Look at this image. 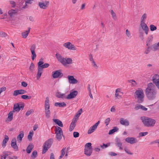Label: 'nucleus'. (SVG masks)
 <instances>
[{
  "label": "nucleus",
  "instance_id": "nucleus-1",
  "mask_svg": "<svg viewBox=\"0 0 159 159\" xmlns=\"http://www.w3.org/2000/svg\"><path fill=\"white\" fill-rule=\"evenodd\" d=\"M157 93V91L154 84L152 83L148 84L145 91V93L148 98L150 100H154L156 97Z\"/></svg>",
  "mask_w": 159,
  "mask_h": 159
},
{
  "label": "nucleus",
  "instance_id": "nucleus-2",
  "mask_svg": "<svg viewBox=\"0 0 159 159\" xmlns=\"http://www.w3.org/2000/svg\"><path fill=\"white\" fill-rule=\"evenodd\" d=\"M55 56L57 60L64 66L72 63V60L70 58H65L58 53L56 54Z\"/></svg>",
  "mask_w": 159,
  "mask_h": 159
},
{
  "label": "nucleus",
  "instance_id": "nucleus-3",
  "mask_svg": "<svg viewBox=\"0 0 159 159\" xmlns=\"http://www.w3.org/2000/svg\"><path fill=\"white\" fill-rule=\"evenodd\" d=\"M141 119L144 125L146 127H153L156 123L155 120L147 117L142 116L141 117Z\"/></svg>",
  "mask_w": 159,
  "mask_h": 159
},
{
  "label": "nucleus",
  "instance_id": "nucleus-4",
  "mask_svg": "<svg viewBox=\"0 0 159 159\" xmlns=\"http://www.w3.org/2000/svg\"><path fill=\"white\" fill-rule=\"evenodd\" d=\"M134 96L135 99H137V102L139 103H142L143 101L144 94L141 89L136 90L134 93Z\"/></svg>",
  "mask_w": 159,
  "mask_h": 159
},
{
  "label": "nucleus",
  "instance_id": "nucleus-5",
  "mask_svg": "<svg viewBox=\"0 0 159 159\" xmlns=\"http://www.w3.org/2000/svg\"><path fill=\"white\" fill-rule=\"evenodd\" d=\"M53 140L52 139H49L44 143L43 146L42 153H45L51 146Z\"/></svg>",
  "mask_w": 159,
  "mask_h": 159
},
{
  "label": "nucleus",
  "instance_id": "nucleus-6",
  "mask_svg": "<svg viewBox=\"0 0 159 159\" xmlns=\"http://www.w3.org/2000/svg\"><path fill=\"white\" fill-rule=\"evenodd\" d=\"M49 102V98L48 97H47L46 98V100L45 102L44 108L45 116L47 118L50 117V114Z\"/></svg>",
  "mask_w": 159,
  "mask_h": 159
},
{
  "label": "nucleus",
  "instance_id": "nucleus-7",
  "mask_svg": "<svg viewBox=\"0 0 159 159\" xmlns=\"http://www.w3.org/2000/svg\"><path fill=\"white\" fill-rule=\"evenodd\" d=\"M54 131L56 134V137L57 139L60 141L63 136V131L59 127L56 126L54 129Z\"/></svg>",
  "mask_w": 159,
  "mask_h": 159
},
{
  "label": "nucleus",
  "instance_id": "nucleus-8",
  "mask_svg": "<svg viewBox=\"0 0 159 159\" xmlns=\"http://www.w3.org/2000/svg\"><path fill=\"white\" fill-rule=\"evenodd\" d=\"M24 107V103L19 104V103L15 104L13 107V110L15 111H19L20 110H23Z\"/></svg>",
  "mask_w": 159,
  "mask_h": 159
},
{
  "label": "nucleus",
  "instance_id": "nucleus-9",
  "mask_svg": "<svg viewBox=\"0 0 159 159\" xmlns=\"http://www.w3.org/2000/svg\"><path fill=\"white\" fill-rule=\"evenodd\" d=\"M63 75V74L61 72L60 70H57L52 72V76L54 79L61 77Z\"/></svg>",
  "mask_w": 159,
  "mask_h": 159
},
{
  "label": "nucleus",
  "instance_id": "nucleus-10",
  "mask_svg": "<svg viewBox=\"0 0 159 159\" xmlns=\"http://www.w3.org/2000/svg\"><path fill=\"white\" fill-rule=\"evenodd\" d=\"M153 83L159 90V75L158 74L155 75L152 77Z\"/></svg>",
  "mask_w": 159,
  "mask_h": 159
},
{
  "label": "nucleus",
  "instance_id": "nucleus-11",
  "mask_svg": "<svg viewBox=\"0 0 159 159\" xmlns=\"http://www.w3.org/2000/svg\"><path fill=\"white\" fill-rule=\"evenodd\" d=\"M63 45L64 47L69 50H76V48L75 47L74 45L69 42L64 43Z\"/></svg>",
  "mask_w": 159,
  "mask_h": 159
},
{
  "label": "nucleus",
  "instance_id": "nucleus-12",
  "mask_svg": "<svg viewBox=\"0 0 159 159\" xmlns=\"http://www.w3.org/2000/svg\"><path fill=\"white\" fill-rule=\"evenodd\" d=\"M78 92L77 91L75 90L70 92L66 97V98L68 99H70L75 98L77 95Z\"/></svg>",
  "mask_w": 159,
  "mask_h": 159
},
{
  "label": "nucleus",
  "instance_id": "nucleus-13",
  "mask_svg": "<svg viewBox=\"0 0 159 159\" xmlns=\"http://www.w3.org/2000/svg\"><path fill=\"white\" fill-rule=\"evenodd\" d=\"M49 4V1H45L44 2H39V6L40 8L43 9H45L48 7Z\"/></svg>",
  "mask_w": 159,
  "mask_h": 159
},
{
  "label": "nucleus",
  "instance_id": "nucleus-14",
  "mask_svg": "<svg viewBox=\"0 0 159 159\" xmlns=\"http://www.w3.org/2000/svg\"><path fill=\"white\" fill-rule=\"evenodd\" d=\"M140 26L145 34H148L149 29L147 25L144 22H140Z\"/></svg>",
  "mask_w": 159,
  "mask_h": 159
},
{
  "label": "nucleus",
  "instance_id": "nucleus-15",
  "mask_svg": "<svg viewBox=\"0 0 159 159\" xmlns=\"http://www.w3.org/2000/svg\"><path fill=\"white\" fill-rule=\"evenodd\" d=\"M67 78L70 84H75L78 82V81L73 76L68 75Z\"/></svg>",
  "mask_w": 159,
  "mask_h": 159
},
{
  "label": "nucleus",
  "instance_id": "nucleus-16",
  "mask_svg": "<svg viewBox=\"0 0 159 159\" xmlns=\"http://www.w3.org/2000/svg\"><path fill=\"white\" fill-rule=\"evenodd\" d=\"M16 140L15 138H13L11 141V146L15 151L18 150V147L16 144Z\"/></svg>",
  "mask_w": 159,
  "mask_h": 159
},
{
  "label": "nucleus",
  "instance_id": "nucleus-17",
  "mask_svg": "<svg viewBox=\"0 0 159 159\" xmlns=\"http://www.w3.org/2000/svg\"><path fill=\"white\" fill-rule=\"evenodd\" d=\"M26 91L23 89L16 90L14 91L13 95L16 96L19 94H22L26 93Z\"/></svg>",
  "mask_w": 159,
  "mask_h": 159
},
{
  "label": "nucleus",
  "instance_id": "nucleus-18",
  "mask_svg": "<svg viewBox=\"0 0 159 159\" xmlns=\"http://www.w3.org/2000/svg\"><path fill=\"white\" fill-rule=\"evenodd\" d=\"M125 141L130 144H134L137 142L138 140L134 137H128L125 139Z\"/></svg>",
  "mask_w": 159,
  "mask_h": 159
},
{
  "label": "nucleus",
  "instance_id": "nucleus-19",
  "mask_svg": "<svg viewBox=\"0 0 159 159\" xmlns=\"http://www.w3.org/2000/svg\"><path fill=\"white\" fill-rule=\"evenodd\" d=\"M24 136V132L23 131H20L19 132V134L17 136V140L18 143H20L22 138Z\"/></svg>",
  "mask_w": 159,
  "mask_h": 159
},
{
  "label": "nucleus",
  "instance_id": "nucleus-20",
  "mask_svg": "<svg viewBox=\"0 0 159 159\" xmlns=\"http://www.w3.org/2000/svg\"><path fill=\"white\" fill-rule=\"evenodd\" d=\"M92 151V148H84V154L88 156H89L91 155Z\"/></svg>",
  "mask_w": 159,
  "mask_h": 159
},
{
  "label": "nucleus",
  "instance_id": "nucleus-21",
  "mask_svg": "<svg viewBox=\"0 0 159 159\" xmlns=\"http://www.w3.org/2000/svg\"><path fill=\"white\" fill-rule=\"evenodd\" d=\"M120 123L121 125L125 126H128L129 125V121L127 120H124L123 118L120 119Z\"/></svg>",
  "mask_w": 159,
  "mask_h": 159
},
{
  "label": "nucleus",
  "instance_id": "nucleus-22",
  "mask_svg": "<svg viewBox=\"0 0 159 159\" xmlns=\"http://www.w3.org/2000/svg\"><path fill=\"white\" fill-rule=\"evenodd\" d=\"M153 36L152 35H151L149 36L147 38V40L146 41V45L148 46L150 45L152 43V42L153 40Z\"/></svg>",
  "mask_w": 159,
  "mask_h": 159
},
{
  "label": "nucleus",
  "instance_id": "nucleus-23",
  "mask_svg": "<svg viewBox=\"0 0 159 159\" xmlns=\"http://www.w3.org/2000/svg\"><path fill=\"white\" fill-rule=\"evenodd\" d=\"M151 49L153 51L159 50V43H155L151 47Z\"/></svg>",
  "mask_w": 159,
  "mask_h": 159
},
{
  "label": "nucleus",
  "instance_id": "nucleus-24",
  "mask_svg": "<svg viewBox=\"0 0 159 159\" xmlns=\"http://www.w3.org/2000/svg\"><path fill=\"white\" fill-rule=\"evenodd\" d=\"M82 109L81 108L77 112L76 115L75 116L74 118L73 119V120H74V121H77L80 116L82 113Z\"/></svg>",
  "mask_w": 159,
  "mask_h": 159
},
{
  "label": "nucleus",
  "instance_id": "nucleus-25",
  "mask_svg": "<svg viewBox=\"0 0 159 159\" xmlns=\"http://www.w3.org/2000/svg\"><path fill=\"white\" fill-rule=\"evenodd\" d=\"M56 96L58 98H66V95L64 93H61V92H57L56 93Z\"/></svg>",
  "mask_w": 159,
  "mask_h": 159
},
{
  "label": "nucleus",
  "instance_id": "nucleus-26",
  "mask_svg": "<svg viewBox=\"0 0 159 159\" xmlns=\"http://www.w3.org/2000/svg\"><path fill=\"white\" fill-rule=\"evenodd\" d=\"M30 28L29 27L28 28V30H26L25 32L22 33L21 34L24 38L25 39L27 37L28 34L30 33Z\"/></svg>",
  "mask_w": 159,
  "mask_h": 159
},
{
  "label": "nucleus",
  "instance_id": "nucleus-27",
  "mask_svg": "<svg viewBox=\"0 0 159 159\" xmlns=\"http://www.w3.org/2000/svg\"><path fill=\"white\" fill-rule=\"evenodd\" d=\"M43 70L40 68H38L37 74L36 76V78L37 80L39 79L43 73Z\"/></svg>",
  "mask_w": 159,
  "mask_h": 159
},
{
  "label": "nucleus",
  "instance_id": "nucleus-28",
  "mask_svg": "<svg viewBox=\"0 0 159 159\" xmlns=\"http://www.w3.org/2000/svg\"><path fill=\"white\" fill-rule=\"evenodd\" d=\"M9 140V137L8 136L6 135H5L4 136V139L2 141V147L3 148H4L6 145V143Z\"/></svg>",
  "mask_w": 159,
  "mask_h": 159
},
{
  "label": "nucleus",
  "instance_id": "nucleus-29",
  "mask_svg": "<svg viewBox=\"0 0 159 159\" xmlns=\"http://www.w3.org/2000/svg\"><path fill=\"white\" fill-rule=\"evenodd\" d=\"M53 121L59 126L61 127L63 126L62 122L60 120L57 119H53Z\"/></svg>",
  "mask_w": 159,
  "mask_h": 159
},
{
  "label": "nucleus",
  "instance_id": "nucleus-30",
  "mask_svg": "<svg viewBox=\"0 0 159 159\" xmlns=\"http://www.w3.org/2000/svg\"><path fill=\"white\" fill-rule=\"evenodd\" d=\"M73 121H72L70 124V126L69 128V131H71L74 129L76 125V121H74V120H73Z\"/></svg>",
  "mask_w": 159,
  "mask_h": 159
},
{
  "label": "nucleus",
  "instance_id": "nucleus-31",
  "mask_svg": "<svg viewBox=\"0 0 159 159\" xmlns=\"http://www.w3.org/2000/svg\"><path fill=\"white\" fill-rule=\"evenodd\" d=\"M33 148V145H32V144L30 145V144H29V146L27 147L26 149L27 152L28 154L30 153L31 152Z\"/></svg>",
  "mask_w": 159,
  "mask_h": 159
},
{
  "label": "nucleus",
  "instance_id": "nucleus-32",
  "mask_svg": "<svg viewBox=\"0 0 159 159\" xmlns=\"http://www.w3.org/2000/svg\"><path fill=\"white\" fill-rule=\"evenodd\" d=\"M139 37L140 39L141 40H143L144 38L143 32L140 29H139Z\"/></svg>",
  "mask_w": 159,
  "mask_h": 159
},
{
  "label": "nucleus",
  "instance_id": "nucleus-33",
  "mask_svg": "<svg viewBox=\"0 0 159 159\" xmlns=\"http://www.w3.org/2000/svg\"><path fill=\"white\" fill-rule=\"evenodd\" d=\"M55 106L56 107L58 106L60 107H64L66 106V104L64 102L61 103L56 102L55 103Z\"/></svg>",
  "mask_w": 159,
  "mask_h": 159
},
{
  "label": "nucleus",
  "instance_id": "nucleus-34",
  "mask_svg": "<svg viewBox=\"0 0 159 159\" xmlns=\"http://www.w3.org/2000/svg\"><path fill=\"white\" fill-rule=\"evenodd\" d=\"M17 12L16 11V10H15L12 9L10 10H9L8 12V13L9 15L11 17H12L13 16H14L16 13Z\"/></svg>",
  "mask_w": 159,
  "mask_h": 159
},
{
  "label": "nucleus",
  "instance_id": "nucleus-35",
  "mask_svg": "<svg viewBox=\"0 0 159 159\" xmlns=\"http://www.w3.org/2000/svg\"><path fill=\"white\" fill-rule=\"evenodd\" d=\"M14 112V111H11L9 112V114L8 115V119H9L10 121H11L13 119V115Z\"/></svg>",
  "mask_w": 159,
  "mask_h": 159
},
{
  "label": "nucleus",
  "instance_id": "nucleus-36",
  "mask_svg": "<svg viewBox=\"0 0 159 159\" xmlns=\"http://www.w3.org/2000/svg\"><path fill=\"white\" fill-rule=\"evenodd\" d=\"M37 156V152L36 150H34L32 153L31 157L32 159H34Z\"/></svg>",
  "mask_w": 159,
  "mask_h": 159
},
{
  "label": "nucleus",
  "instance_id": "nucleus-37",
  "mask_svg": "<svg viewBox=\"0 0 159 159\" xmlns=\"http://www.w3.org/2000/svg\"><path fill=\"white\" fill-rule=\"evenodd\" d=\"M34 132L33 131H30L28 135V139L29 141H31L32 140V137L33 136Z\"/></svg>",
  "mask_w": 159,
  "mask_h": 159
},
{
  "label": "nucleus",
  "instance_id": "nucleus-38",
  "mask_svg": "<svg viewBox=\"0 0 159 159\" xmlns=\"http://www.w3.org/2000/svg\"><path fill=\"white\" fill-rule=\"evenodd\" d=\"M34 65L33 63L31 62L29 67V70L31 72H33L34 70Z\"/></svg>",
  "mask_w": 159,
  "mask_h": 159
},
{
  "label": "nucleus",
  "instance_id": "nucleus-39",
  "mask_svg": "<svg viewBox=\"0 0 159 159\" xmlns=\"http://www.w3.org/2000/svg\"><path fill=\"white\" fill-rule=\"evenodd\" d=\"M150 29V30L152 31H154L155 30L157 29V27L156 26H154L153 25H151L149 26Z\"/></svg>",
  "mask_w": 159,
  "mask_h": 159
},
{
  "label": "nucleus",
  "instance_id": "nucleus-40",
  "mask_svg": "<svg viewBox=\"0 0 159 159\" xmlns=\"http://www.w3.org/2000/svg\"><path fill=\"white\" fill-rule=\"evenodd\" d=\"M25 7H23V8H26V7L27 6V4H31L33 0H25Z\"/></svg>",
  "mask_w": 159,
  "mask_h": 159
},
{
  "label": "nucleus",
  "instance_id": "nucleus-41",
  "mask_svg": "<svg viewBox=\"0 0 159 159\" xmlns=\"http://www.w3.org/2000/svg\"><path fill=\"white\" fill-rule=\"evenodd\" d=\"M147 15L144 13L142 16L140 22H144L145 19L146 18Z\"/></svg>",
  "mask_w": 159,
  "mask_h": 159
},
{
  "label": "nucleus",
  "instance_id": "nucleus-42",
  "mask_svg": "<svg viewBox=\"0 0 159 159\" xmlns=\"http://www.w3.org/2000/svg\"><path fill=\"white\" fill-rule=\"evenodd\" d=\"M32 54V59L33 60H34V59L36 57V55L35 53V51L31 52Z\"/></svg>",
  "mask_w": 159,
  "mask_h": 159
},
{
  "label": "nucleus",
  "instance_id": "nucleus-43",
  "mask_svg": "<svg viewBox=\"0 0 159 159\" xmlns=\"http://www.w3.org/2000/svg\"><path fill=\"white\" fill-rule=\"evenodd\" d=\"M44 62L43 61H39L37 64L38 65V68H41L42 66V65H43Z\"/></svg>",
  "mask_w": 159,
  "mask_h": 159
},
{
  "label": "nucleus",
  "instance_id": "nucleus-44",
  "mask_svg": "<svg viewBox=\"0 0 159 159\" xmlns=\"http://www.w3.org/2000/svg\"><path fill=\"white\" fill-rule=\"evenodd\" d=\"M34 112V110L33 109H31L30 110H28L26 113L25 115L27 116H28Z\"/></svg>",
  "mask_w": 159,
  "mask_h": 159
},
{
  "label": "nucleus",
  "instance_id": "nucleus-45",
  "mask_svg": "<svg viewBox=\"0 0 159 159\" xmlns=\"http://www.w3.org/2000/svg\"><path fill=\"white\" fill-rule=\"evenodd\" d=\"M111 13L112 18L115 20L116 19V15L115 13L112 10H111Z\"/></svg>",
  "mask_w": 159,
  "mask_h": 159
},
{
  "label": "nucleus",
  "instance_id": "nucleus-46",
  "mask_svg": "<svg viewBox=\"0 0 159 159\" xmlns=\"http://www.w3.org/2000/svg\"><path fill=\"white\" fill-rule=\"evenodd\" d=\"M49 66V64L48 63H45L42 65L41 69L43 70V69L48 67Z\"/></svg>",
  "mask_w": 159,
  "mask_h": 159
},
{
  "label": "nucleus",
  "instance_id": "nucleus-47",
  "mask_svg": "<svg viewBox=\"0 0 159 159\" xmlns=\"http://www.w3.org/2000/svg\"><path fill=\"white\" fill-rule=\"evenodd\" d=\"M109 145L110 144L109 143H107L106 144H105L104 143H103L102 145L101 146V147L102 149H104L107 148Z\"/></svg>",
  "mask_w": 159,
  "mask_h": 159
},
{
  "label": "nucleus",
  "instance_id": "nucleus-48",
  "mask_svg": "<svg viewBox=\"0 0 159 159\" xmlns=\"http://www.w3.org/2000/svg\"><path fill=\"white\" fill-rule=\"evenodd\" d=\"M92 144L90 143H87L85 146V148H92L91 146Z\"/></svg>",
  "mask_w": 159,
  "mask_h": 159
},
{
  "label": "nucleus",
  "instance_id": "nucleus-49",
  "mask_svg": "<svg viewBox=\"0 0 159 159\" xmlns=\"http://www.w3.org/2000/svg\"><path fill=\"white\" fill-rule=\"evenodd\" d=\"M0 35L2 37H6L7 36V34L5 32H0Z\"/></svg>",
  "mask_w": 159,
  "mask_h": 159
},
{
  "label": "nucleus",
  "instance_id": "nucleus-50",
  "mask_svg": "<svg viewBox=\"0 0 159 159\" xmlns=\"http://www.w3.org/2000/svg\"><path fill=\"white\" fill-rule=\"evenodd\" d=\"M128 82L129 83H132V85L133 86H135L137 84L135 82V81L133 80H128Z\"/></svg>",
  "mask_w": 159,
  "mask_h": 159
},
{
  "label": "nucleus",
  "instance_id": "nucleus-51",
  "mask_svg": "<svg viewBox=\"0 0 159 159\" xmlns=\"http://www.w3.org/2000/svg\"><path fill=\"white\" fill-rule=\"evenodd\" d=\"M36 48V45L34 44L32 45L30 48V50L31 52L35 51Z\"/></svg>",
  "mask_w": 159,
  "mask_h": 159
},
{
  "label": "nucleus",
  "instance_id": "nucleus-52",
  "mask_svg": "<svg viewBox=\"0 0 159 159\" xmlns=\"http://www.w3.org/2000/svg\"><path fill=\"white\" fill-rule=\"evenodd\" d=\"M151 49V47L148 46L147 48L145 50L144 53L146 54H148L150 52V49Z\"/></svg>",
  "mask_w": 159,
  "mask_h": 159
},
{
  "label": "nucleus",
  "instance_id": "nucleus-53",
  "mask_svg": "<svg viewBox=\"0 0 159 159\" xmlns=\"http://www.w3.org/2000/svg\"><path fill=\"white\" fill-rule=\"evenodd\" d=\"M110 121V119L109 118H107L105 121V124L106 126H107L109 124Z\"/></svg>",
  "mask_w": 159,
  "mask_h": 159
},
{
  "label": "nucleus",
  "instance_id": "nucleus-54",
  "mask_svg": "<svg viewBox=\"0 0 159 159\" xmlns=\"http://www.w3.org/2000/svg\"><path fill=\"white\" fill-rule=\"evenodd\" d=\"M73 134L74 137L75 138L78 137L79 136V133L77 132H74Z\"/></svg>",
  "mask_w": 159,
  "mask_h": 159
},
{
  "label": "nucleus",
  "instance_id": "nucleus-55",
  "mask_svg": "<svg viewBox=\"0 0 159 159\" xmlns=\"http://www.w3.org/2000/svg\"><path fill=\"white\" fill-rule=\"evenodd\" d=\"M122 143L121 142L119 143H117L116 144V145L119 148V149L120 150H121L123 149V148L122 147Z\"/></svg>",
  "mask_w": 159,
  "mask_h": 159
},
{
  "label": "nucleus",
  "instance_id": "nucleus-56",
  "mask_svg": "<svg viewBox=\"0 0 159 159\" xmlns=\"http://www.w3.org/2000/svg\"><path fill=\"white\" fill-rule=\"evenodd\" d=\"M94 130V129L91 128V127H90L88 131V134H91L93 132Z\"/></svg>",
  "mask_w": 159,
  "mask_h": 159
},
{
  "label": "nucleus",
  "instance_id": "nucleus-57",
  "mask_svg": "<svg viewBox=\"0 0 159 159\" xmlns=\"http://www.w3.org/2000/svg\"><path fill=\"white\" fill-rule=\"evenodd\" d=\"M148 133L147 132H141L139 133V135L141 136H144L148 134Z\"/></svg>",
  "mask_w": 159,
  "mask_h": 159
},
{
  "label": "nucleus",
  "instance_id": "nucleus-58",
  "mask_svg": "<svg viewBox=\"0 0 159 159\" xmlns=\"http://www.w3.org/2000/svg\"><path fill=\"white\" fill-rule=\"evenodd\" d=\"M66 148H63L61 151V155L64 156L65 153V150Z\"/></svg>",
  "mask_w": 159,
  "mask_h": 159
},
{
  "label": "nucleus",
  "instance_id": "nucleus-59",
  "mask_svg": "<svg viewBox=\"0 0 159 159\" xmlns=\"http://www.w3.org/2000/svg\"><path fill=\"white\" fill-rule=\"evenodd\" d=\"M118 90V89H116V93L115 94V97L116 98H119L118 97H119V98H120L121 97V96L120 95H119V94L117 93Z\"/></svg>",
  "mask_w": 159,
  "mask_h": 159
},
{
  "label": "nucleus",
  "instance_id": "nucleus-60",
  "mask_svg": "<svg viewBox=\"0 0 159 159\" xmlns=\"http://www.w3.org/2000/svg\"><path fill=\"white\" fill-rule=\"evenodd\" d=\"M124 150L128 154H129L130 155H132L133 154V153H132L131 152H129V150L126 148H124Z\"/></svg>",
  "mask_w": 159,
  "mask_h": 159
},
{
  "label": "nucleus",
  "instance_id": "nucleus-61",
  "mask_svg": "<svg viewBox=\"0 0 159 159\" xmlns=\"http://www.w3.org/2000/svg\"><path fill=\"white\" fill-rule=\"evenodd\" d=\"M21 84L22 86L24 87H26L27 85V83L24 81L22 82L21 83Z\"/></svg>",
  "mask_w": 159,
  "mask_h": 159
},
{
  "label": "nucleus",
  "instance_id": "nucleus-62",
  "mask_svg": "<svg viewBox=\"0 0 159 159\" xmlns=\"http://www.w3.org/2000/svg\"><path fill=\"white\" fill-rule=\"evenodd\" d=\"M140 106H141V105H140V104L136 105L135 107H134V109L135 110H138L140 108Z\"/></svg>",
  "mask_w": 159,
  "mask_h": 159
},
{
  "label": "nucleus",
  "instance_id": "nucleus-63",
  "mask_svg": "<svg viewBox=\"0 0 159 159\" xmlns=\"http://www.w3.org/2000/svg\"><path fill=\"white\" fill-rule=\"evenodd\" d=\"M126 34L128 37H130V32L128 30H126Z\"/></svg>",
  "mask_w": 159,
  "mask_h": 159
},
{
  "label": "nucleus",
  "instance_id": "nucleus-64",
  "mask_svg": "<svg viewBox=\"0 0 159 159\" xmlns=\"http://www.w3.org/2000/svg\"><path fill=\"white\" fill-rule=\"evenodd\" d=\"M109 155L111 156H116L117 155V154L113 152H110L109 153Z\"/></svg>",
  "mask_w": 159,
  "mask_h": 159
}]
</instances>
